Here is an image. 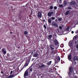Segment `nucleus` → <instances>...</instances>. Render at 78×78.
<instances>
[{
	"label": "nucleus",
	"instance_id": "864d4df0",
	"mask_svg": "<svg viewBox=\"0 0 78 78\" xmlns=\"http://www.w3.org/2000/svg\"><path fill=\"white\" fill-rule=\"evenodd\" d=\"M33 52L32 53V54H33Z\"/></svg>",
	"mask_w": 78,
	"mask_h": 78
},
{
	"label": "nucleus",
	"instance_id": "39448f33",
	"mask_svg": "<svg viewBox=\"0 0 78 78\" xmlns=\"http://www.w3.org/2000/svg\"><path fill=\"white\" fill-rule=\"evenodd\" d=\"M52 25L55 27H58V24L54 22H52Z\"/></svg>",
	"mask_w": 78,
	"mask_h": 78
},
{
	"label": "nucleus",
	"instance_id": "a211bd4d",
	"mask_svg": "<svg viewBox=\"0 0 78 78\" xmlns=\"http://www.w3.org/2000/svg\"><path fill=\"white\" fill-rule=\"evenodd\" d=\"M38 55V54H37V53H36L33 55V56H34V57H37Z\"/></svg>",
	"mask_w": 78,
	"mask_h": 78
},
{
	"label": "nucleus",
	"instance_id": "4c0bfd02",
	"mask_svg": "<svg viewBox=\"0 0 78 78\" xmlns=\"http://www.w3.org/2000/svg\"><path fill=\"white\" fill-rule=\"evenodd\" d=\"M62 27L61 26H60L59 27V28H60V29H62Z\"/></svg>",
	"mask_w": 78,
	"mask_h": 78
},
{
	"label": "nucleus",
	"instance_id": "c03bdc74",
	"mask_svg": "<svg viewBox=\"0 0 78 78\" xmlns=\"http://www.w3.org/2000/svg\"><path fill=\"white\" fill-rule=\"evenodd\" d=\"M32 70H33V69H31V68L30 69V72H31V71H32Z\"/></svg>",
	"mask_w": 78,
	"mask_h": 78
},
{
	"label": "nucleus",
	"instance_id": "3c124183",
	"mask_svg": "<svg viewBox=\"0 0 78 78\" xmlns=\"http://www.w3.org/2000/svg\"><path fill=\"white\" fill-rule=\"evenodd\" d=\"M20 48V47H18V48Z\"/></svg>",
	"mask_w": 78,
	"mask_h": 78
},
{
	"label": "nucleus",
	"instance_id": "e433bc0d",
	"mask_svg": "<svg viewBox=\"0 0 78 78\" xmlns=\"http://www.w3.org/2000/svg\"><path fill=\"white\" fill-rule=\"evenodd\" d=\"M76 48H78V44L76 45Z\"/></svg>",
	"mask_w": 78,
	"mask_h": 78
},
{
	"label": "nucleus",
	"instance_id": "72a5a7b5",
	"mask_svg": "<svg viewBox=\"0 0 78 78\" xmlns=\"http://www.w3.org/2000/svg\"><path fill=\"white\" fill-rule=\"evenodd\" d=\"M72 9V8L70 7H68V9Z\"/></svg>",
	"mask_w": 78,
	"mask_h": 78
},
{
	"label": "nucleus",
	"instance_id": "dca6fc26",
	"mask_svg": "<svg viewBox=\"0 0 78 78\" xmlns=\"http://www.w3.org/2000/svg\"><path fill=\"white\" fill-rule=\"evenodd\" d=\"M78 60V58L77 57H75L74 58L73 60L74 61H77Z\"/></svg>",
	"mask_w": 78,
	"mask_h": 78
},
{
	"label": "nucleus",
	"instance_id": "2eb2a0df",
	"mask_svg": "<svg viewBox=\"0 0 78 78\" xmlns=\"http://www.w3.org/2000/svg\"><path fill=\"white\" fill-rule=\"evenodd\" d=\"M77 39H78V37L77 36H74L73 38V39L75 40H77Z\"/></svg>",
	"mask_w": 78,
	"mask_h": 78
},
{
	"label": "nucleus",
	"instance_id": "cd10ccee",
	"mask_svg": "<svg viewBox=\"0 0 78 78\" xmlns=\"http://www.w3.org/2000/svg\"><path fill=\"white\" fill-rule=\"evenodd\" d=\"M55 50L51 52V53H52V54L53 53H55Z\"/></svg>",
	"mask_w": 78,
	"mask_h": 78
},
{
	"label": "nucleus",
	"instance_id": "b1692460",
	"mask_svg": "<svg viewBox=\"0 0 78 78\" xmlns=\"http://www.w3.org/2000/svg\"><path fill=\"white\" fill-rule=\"evenodd\" d=\"M14 77V76L13 75H11L9 76V78H13V77Z\"/></svg>",
	"mask_w": 78,
	"mask_h": 78
},
{
	"label": "nucleus",
	"instance_id": "8fccbe9b",
	"mask_svg": "<svg viewBox=\"0 0 78 78\" xmlns=\"http://www.w3.org/2000/svg\"><path fill=\"white\" fill-rule=\"evenodd\" d=\"M63 63H64V61H63Z\"/></svg>",
	"mask_w": 78,
	"mask_h": 78
},
{
	"label": "nucleus",
	"instance_id": "37998d69",
	"mask_svg": "<svg viewBox=\"0 0 78 78\" xmlns=\"http://www.w3.org/2000/svg\"><path fill=\"white\" fill-rule=\"evenodd\" d=\"M61 64H63V62H62V60H61Z\"/></svg>",
	"mask_w": 78,
	"mask_h": 78
},
{
	"label": "nucleus",
	"instance_id": "423d86ee",
	"mask_svg": "<svg viewBox=\"0 0 78 78\" xmlns=\"http://www.w3.org/2000/svg\"><path fill=\"white\" fill-rule=\"evenodd\" d=\"M28 71L27 70L24 73V76H28Z\"/></svg>",
	"mask_w": 78,
	"mask_h": 78
},
{
	"label": "nucleus",
	"instance_id": "9b49d317",
	"mask_svg": "<svg viewBox=\"0 0 78 78\" xmlns=\"http://www.w3.org/2000/svg\"><path fill=\"white\" fill-rule=\"evenodd\" d=\"M69 14H70V11L68 10L66 12L65 15L66 16H67V15H69Z\"/></svg>",
	"mask_w": 78,
	"mask_h": 78
},
{
	"label": "nucleus",
	"instance_id": "5701e85b",
	"mask_svg": "<svg viewBox=\"0 0 78 78\" xmlns=\"http://www.w3.org/2000/svg\"><path fill=\"white\" fill-rule=\"evenodd\" d=\"M51 63V61H50L49 62H48L47 63V64L48 65H50Z\"/></svg>",
	"mask_w": 78,
	"mask_h": 78
},
{
	"label": "nucleus",
	"instance_id": "58836bf2",
	"mask_svg": "<svg viewBox=\"0 0 78 78\" xmlns=\"http://www.w3.org/2000/svg\"><path fill=\"white\" fill-rule=\"evenodd\" d=\"M76 43H77V41H75V44H76Z\"/></svg>",
	"mask_w": 78,
	"mask_h": 78
},
{
	"label": "nucleus",
	"instance_id": "9d476101",
	"mask_svg": "<svg viewBox=\"0 0 78 78\" xmlns=\"http://www.w3.org/2000/svg\"><path fill=\"white\" fill-rule=\"evenodd\" d=\"M71 54H69V55H68V59L69 61H71Z\"/></svg>",
	"mask_w": 78,
	"mask_h": 78
},
{
	"label": "nucleus",
	"instance_id": "f03ea898",
	"mask_svg": "<svg viewBox=\"0 0 78 78\" xmlns=\"http://www.w3.org/2000/svg\"><path fill=\"white\" fill-rule=\"evenodd\" d=\"M53 12H49L48 14V17H51V16H53Z\"/></svg>",
	"mask_w": 78,
	"mask_h": 78
},
{
	"label": "nucleus",
	"instance_id": "473e14b6",
	"mask_svg": "<svg viewBox=\"0 0 78 78\" xmlns=\"http://www.w3.org/2000/svg\"><path fill=\"white\" fill-rule=\"evenodd\" d=\"M44 28H45V29H46V28H47V27H46V26H45V25H44Z\"/></svg>",
	"mask_w": 78,
	"mask_h": 78
},
{
	"label": "nucleus",
	"instance_id": "4468645a",
	"mask_svg": "<svg viewBox=\"0 0 78 78\" xmlns=\"http://www.w3.org/2000/svg\"><path fill=\"white\" fill-rule=\"evenodd\" d=\"M54 43L55 45H57V44H58V40L55 39L54 41Z\"/></svg>",
	"mask_w": 78,
	"mask_h": 78
},
{
	"label": "nucleus",
	"instance_id": "f704fd0d",
	"mask_svg": "<svg viewBox=\"0 0 78 78\" xmlns=\"http://www.w3.org/2000/svg\"><path fill=\"white\" fill-rule=\"evenodd\" d=\"M1 73H2V74H5V73H3V71H2V72H1Z\"/></svg>",
	"mask_w": 78,
	"mask_h": 78
},
{
	"label": "nucleus",
	"instance_id": "7ed1b4c3",
	"mask_svg": "<svg viewBox=\"0 0 78 78\" xmlns=\"http://www.w3.org/2000/svg\"><path fill=\"white\" fill-rule=\"evenodd\" d=\"M29 62H30L28 60H27L24 65V67H26L27 66H28V64H29Z\"/></svg>",
	"mask_w": 78,
	"mask_h": 78
},
{
	"label": "nucleus",
	"instance_id": "f8f14e48",
	"mask_svg": "<svg viewBox=\"0 0 78 78\" xmlns=\"http://www.w3.org/2000/svg\"><path fill=\"white\" fill-rule=\"evenodd\" d=\"M51 37H52V35H50L48 36V39H49V40H51Z\"/></svg>",
	"mask_w": 78,
	"mask_h": 78
},
{
	"label": "nucleus",
	"instance_id": "f3484780",
	"mask_svg": "<svg viewBox=\"0 0 78 78\" xmlns=\"http://www.w3.org/2000/svg\"><path fill=\"white\" fill-rule=\"evenodd\" d=\"M57 2L58 3V4L61 3H62V0H58Z\"/></svg>",
	"mask_w": 78,
	"mask_h": 78
},
{
	"label": "nucleus",
	"instance_id": "c9c22d12",
	"mask_svg": "<svg viewBox=\"0 0 78 78\" xmlns=\"http://www.w3.org/2000/svg\"><path fill=\"white\" fill-rule=\"evenodd\" d=\"M54 9H57V7H54Z\"/></svg>",
	"mask_w": 78,
	"mask_h": 78
},
{
	"label": "nucleus",
	"instance_id": "f257e3e1",
	"mask_svg": "<svg viewBox=\"0 0 78 78\" xmlns=\"http://www.w3.org/2000/svg\"><path fill=\"white\" fill-rule=\"evenodd\" d=\"M73 73V70L72 67H71L69 68V72L68 73V75L69 76L71 75V73Z\"/></svg>",
	"mask_w": 78,
	"mask_h": 78
},
{
	"label": "nucleus",
	"instance_id": "c85d7f7f",
	"mask_svg": "<svg viewBox=\"0 0 78 78\" xmlns=\"http://www.w3.org/2000/svg\"><path fill=\"white\" fill-rule=\"evenodd\" d=\"M51 19L52 20H55V18L54 17H51Z\"/></svg>",
	"mask_w": 78,
	"mask_h": 78
},
{
	"label": "nucleus",
	"instance_id": "c756f323",
	"mask_svg": "<svg viewBox=\"0 0 78 78\" xmlns=\"http://www.w3.org/2000/svg\"><path fill=\"white\" fill-rule=\"evenodd\" d=\"M59 6L60 7H63V6H63V5H59Z\"/></svg>",
	"mask_w": 78,
	"mask_h": 78
},
{
	"label": "nucleus",
	"instance_id": "79ce46f5",
	"mask_svg": "<svg viewBox=\"0 0 78 78\" xmlns=\"http://www.w3.org/2000/svg\"><path fill=\"white\" fill-rule=\"evenodd\" d=\"M71 33L72 34H73V33H74V32L73 31H72Z\"/></svg>",
	"mask_w": 78,
	"mask_h": 78
},
{
	"label": "nucleus",
	"instance_id": "a878e982",
	"mask_svg": "<svg viewBox=\"0 0 78 78\" xmlns=\"http://www.w3.org/2000/svg\"><path fill=\"white\" fill-rule=\"evenodd\" d=\"M60 47H61L62 48V47H64V44H62L61 45H60Z\"/></svg>",
	"mask_w": 78,
	"mask_h": 78
},
{
	"label": "nucleus",
	"instance_id": "ddd939ff",
	"mask_svg": "<svg viewBox=\"0 0 78 78\" xmlns=\"http://www.w3.org/2000/svg\"><path fill=\"white\" fill-rule=\"evenodd\" d=\"M2 52L4 53V54H6V51L5 49H2Z\"/></svg>",
	"mask_w": 78,
	"mask_h": 78
},
{
	"label": "nucleus",
	"instance_id": "a19ab883",
	"mask_svg": "<svg viewBox=\"0 0 78 78\" xmlns=\"http://www.w3.org/2000/svg\"><path fill=\"white\" fill-rule=\"evenodd\" d=\"M12 72H13L12 71H11L10 72V74H12Z\"/></svg>",
	"mask_w": 78,
	"mask_h": 78
},
{
	"label": "nucleus",
	"instance_id": "49530a36",
	"mask_svg": "<svg viewBox=\"0 0 78 78\" xmlns=\"http://www.w3.org/2000/svg\"><path fill=\"white\" fill-rule=\"evenodd\" d=\"M74 63H75V64H76V61H75L74 62Z\"/></svg>",
	"mask_w": 78,
	"mask_h": 78
},
{
	"label": "nucleus",
	"instance_id": "ea45409f",
	"mask_svg": "<svg viewBox=\"0 0 78 78\" xmlns=\"http://www.w3.org/2000/svg\"><path fill=\"white\" fill-rule=\"evenodd\" d=\"M39 68H42V66H41H41H39Z\"/></svg>",
	"mask_w": 78,
	"mask_h": 78
},
{
	"label": "nucleus",
	"instance_id": "bb28decb",
	"mask_svg": "<svg viewBox=\"0 0 78 78\" xmlns=\"http://www.w3.org/2000/svg\"><path fill=\"white\" fill-rule=\"evenodd\" d=\"M53 8V6H51L50 7V9H52Z\"/></svg>",
	"mask_w": 78,
	"mask_h": 78
},
{
	"label": "nucleus",
	"instance_id": "4be33fe9",
	"mask_svg": "<svg viewBox=\"0 0 78 78\" xmlns=\"http://www.w3.org/2000/svg\"><path fill=\"white\" fill-rule=\"evenodd\" d=\"M24 34L26 35L28 34V32H27V31H25L24 32Z\"/></svg>",
	"mask_w": 78,
	"mask_h": 78
},
{
	"label": "nucleus",
	"instance_id": "6e6552de",
	"mask_svg": "<svg viewBox=\"0 0 78 78\" xmlns=\"http://www.w3.org/2000/svg\"><path fill=\"white\" fill-rule=\"evenodd\" d=\"M37 16L38 17H40V18H41V17H42V14H41V12H38Z\"/></svg>",
	"mask_w": 78,
	"mask_h": 78
},
{
	"label": "nucleus",
	"instance_id": "603ef678",
	"mask_svg": "<svg viewBox=\"0 0 78 78\" xmlns=\"http://www.w3.org/2000/svg\"><path fill=\"white\" fill-rule=\"evenodd\" d=\"M11 34L12 33V32H10Z\"/></svg>",
	"mask_w": 78,
	"mask_h": 78
},
{
	"label": "nucleus",
	"instance_id": "393cba45",
	"mask_svg": "<svg viewBox=\"0 0 78 78\" xmlns=\"http://www.w3.org/2000/svg\"><path fill=\"white\" fill-rule=\"evenodd\" d=\"M63 4L65 5V6H66V5H67V2H66L65 1L63 3Z\"/></svg>",
	"mask_w": 78,
	"mask_h": 78
},
{
	"label": "nucleus",
	"instance_id": "a18cd8bd",
	"mask_svg": "<svg viewBox=\"0 0 78 78\" xmlns=\"http://www.w3.org/2000/svg\"><path fill=\"white\" fill-rule=\"evenodd\" d=\"M74 77H75V78H78V77H77V76H75Z\"/></svg>",
	"mask_w": 78,
	"mask_h": 78
},
{
	"label": "nucleus",
	"instance_id": "6e6d98bb",
	"mask_svg": "<svg viewBox=\"0 0 78 78\" xmlns=\"http://www.w3.org/2000/svg\"><path fill=\"white\" fill-rule=\"evenodd\" d=\"M34 51H35V50H34Z\"/></svg>",
	"mask_w": 78,
	"mask_h": 78
},
{
	"label": "nucleus",
	"instance_id": "5fc2aeb1",
	"mask_svg": "<svg viewBox=\"0 0 78 78\" xmlns=\"http://www.w3.org/2000/svg\"><path fill=\"white\" fill-rule=\"evenodd\" d=\"M60 78H62V77H60Z\"/></svg>",
	"mask_w": 78,
	"mask_h": 78
},
{
	"label": "nucleus",
	"instance_id": "20e7f679",
	"mask_svg": "<svg viewBox=\"0 0 78 78\" xmlns=\"http://www.w3.org/2000/svg\"><path fill=\"white\" fill-rule=\"evenodd\" d=\"M60 61V57H58L57 58V59L55 60V63H58Z\"/></svg>",
	"mask_w": 78,
	"mask_h": 78
},
{
	"label": "nucleus",
	"instance_id": "09e8293b",
	"mask_svg": "<svg viewBox=\"0 0 78 78\" xmlns=\"http://www.w3.org/2000/svg\"><path fill=\"white\" fill-rule=\"evenodd\" d=\"M1 62V60L0 59V62Z\"/></svg>",
	"mask_w": 78,
	"mask_h": 78
},
{
	"label": "nucleus",
	"instance_id": "aec40b11",
	"mask_svg": "<svg viewBox=\"0 0 78 78\" xmlns=\"http://www.w3.org/2000/svg\"><path fill=\"white\" fill-rule=\"evenodd\" d=\"M69 27H70L69 26H68L67 27V28L66 29V31H69V32H70V31H69Z\"/></svg>",
	"mask_w": 78,
	"mask_h": 78
},
{
	"label": "nucleus",
	"instance_id": "7c9ffc66",
	"mask_svg": "<svg viewBox=\"0 0 78 78\" xmlns=\"http://www.w3.org/2000/svg\"><path fill=\"white\" fill-rule=\"evenodd\" d=\"M45 67V66L44 65H41V67L42 68H44Z\"/></svg>",
	"mask_w": 78,
	"mask_h": 78
},
{
	"label": "nucleus",
	"instance_id": "2f4dec72",
	"mask_svg": "<svg viewBox=\"0 0 78 78\" xmlns=\"http://www.w3.org/2000/svg\"><path fill=\"white\" fill-rule=\"evenodd\" d=\"M58 20H59V21H61V20H62V18H60L58 19Z\"/></svg>",
	"mask_w": 78,
	"mask_h": 78
},
{
	"label": "nucleus",
	"instance_id": "1a4fd4ad",
	"mask_svg": "<svg viewBox=\"0 0 78 78\" xmlns=\"http://www.w3.org/2000/svg\"><path fill=\"white\" fill-rule=\"evenodd\" d=\"M53 45V44L52 45V44H51L49 46L52 50H54V48H53L54 47V46Z\"/></svg>",
	"mask_w": 78,
	"mask_h": 78
},
{
	"label": "nucleus",
	"instance_id": "6ab92c4d",
	"mask_svg": "<svg viewBox=\"0 0 78 78\" xmlns=\"http://www.w3.org/2000/svg\"><path fill=\"white\" fill-rule=\"evenodd\" d=\"M71 5H75V1H73L71 2Z\"/></svg>",
	"mask_w": 78,
	"mask_h": 78
},
{
	"label": "nucleus",
	"instance_id": "de8ad7c7",
	"mask_svg": "<svg viewBox=\"0 0 78 78\" xmlns=\"http://www.w3.org/2000/svg\"><path fill=\"white\" fill-rule=\"evenodd\" d=\"M72 62L73 64V62Z\"/></svg>",
	"mask_w": 78,
	"mask_h": 78
},
{
	"label": "nucleus",
	"instance_id": "412c9836",
	"mask_svg": "<svg viewBox=\"0 0 78 78\" xmlns=\"http://www.w3.org/2000/svg\"><path fill=\"white\" fill-rule=\"evenodd\" d=\"M48 22L49 23H51V19H48Z\"/></svg>",
	"mask_w": 78,
	"mask_h": 78
},
{
	"label": "nucleus",
	"instance_id": "0eeeda50",
	"mask_svg": "<svg viewBox=\"0 0 78 78\" xmlns=\"http://www.w3.org/2000/svg\"><path fill=\"white\" fill-rule=\"evenodd\" d=\"M73 42L72 41H70L69 43V45L70 47H72L73 46Z\"/></svg>",
	"mask_w": 78,
	"mask_h": 78
}]
</instances>
